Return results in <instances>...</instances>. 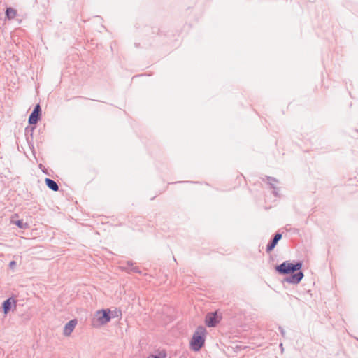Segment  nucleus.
<instances>
[{"mask_svg": "<svg viewBox=\"0 0 358 358\" xmlns=\"http://www.w3.org/2000/svg\"><path fill=\"white\" fill-rule=\"evenodd\" d=\"M41 108L39 104H37L31 113L29 117V124H36L41 119Z\"/></svg>", "mask_w": 358, "mask_h": 358, "instance_id": "nucleus-5", "label": "nucleus"}, {"mask_svg": "<svg viewBox=\"0 0 358 358\" xmlns=\"http://www.w3.org/2000/svg\"><path fill=\"white\" fill-rule=\"evenodd\" d=\"M110 312V311L109 309H102L97 310L92 320V325L94 327H99L100 326L106 324L110 322L111 319Z\"/></svg>", "mask_w": 358, "mask_h": 358, "instance_id": "nucleus-3", "label": "nucleus"}, {"mask_svg": "<svg viewBox=\"0 0 358 358\" xmlns=\"http://www.w3.org/2000/svg\"><path fill=\"white\" fill-rule=\"evenodd\" d=\"M205 334L206 329L203 327L199 326L197 327L190 342L192 350L194 351H199L201 349L205 343Z\"/></svg>", "mask_w": 358, "mask_h": 358, "instance_id": "nucleus-2", "label": "nucleus"}, {"mask_svg": "<svg viewBox=\"0 0 358 358\" xmlns=\"http://www.w3.org/2000/svg\"><path fill=\"white\" fill-rule=\"evenodd\" d=\"M6 15L8 20H12L15 17L17 11L12 8H8L6 10Z\"/></svg>", "mask_w": 358, "mask_h": 358, "instance_id": "nucleus-10", "label": "nucleus"}, {"mask_svg": "<svg viewBox=\"0 0 358 358\" xmlns=\"http://www.w3.org/2000/svg\"><path fill=\"white\" fill-rule=\"evenodd\" d=\"M134 266V264L133 262L128 261L127 262V266H122V268L123 270L130 272L131 268L133 267Z\"/></svg>", "mask_w": 358, "mask_h": 358, "instance_id": "nucleus-13", "label": "nucleus"}, {"mask_svg": "<svg viewBox=\"0 0 358 358\" xmlns=\"http://www.w3.org/2000/svg\"><path fill=\"white\" fill-rule=\"evenodd\" d=\"M242 178H243V175H239V176H237V177H236V180H238V182H241V179H242Z\"/></svg>", "mask_w": 358, "mask_h": 358, "instance_id": "nucleus-17", "label": "nucleus"}, {"mask_svg": "<svg viewBox=\"0 0 358 358\" xmlns=\"http://www.w3.org/2000/svg\"><path fill=\"white\" fill-rule=\"evenodd\" d=\"M147 358H161V357H160V355H150Z\"/></svg>", "mask_w": 358, "mask_h": 358, "instance_id": "nucleus-16", "label": "nucleus"}, {"mask_svg": "<svg viewBox=\"0 0 358 358\" xmlns=\"http://www.w3.org/2000/svg\"><path fill=\"white\" fill-rule=\"evenodd\" d=\"M282 238L280 233H276L266 246V252H270L276 246L278 242Z\"/></svg>", "mask_w": 358, "mask_h": 358, "instance_id": "nucleus-6", "label": "nucleus"}, {"mask_svg": "<svg viewBox=\"0 0 358 358\" xmlns=\"http://www.w3.org/2000/svg\"><path fill=\"white\" fill-rule=\"evenodd\" d=\"M45 185H47V187L49 189H50L51 190L55 191V192H57L59 190V185L55 180H53L50 178H46L45 179Z\"/></svg>", "mask_w": 358, "mask_h": 358, "instance_id": "nucleus-8", "label": "nucleus"}, {"mask_svg": "<svg viewBox=\"0 0 358 358\" xmlns=\"http://www.w3.org/2000/svg\"><path fill=\"white\" fill-rule=\"evenodd\" d=\"M221 318L217 312L208 313L206 316L205 322L208 327H214L220 322Z\"/></svg>", "mask_w": 358, "mask_h": 358, "instance_id": "nucleus-4", "label": "nucleus"}, {"mask_svg": "<svg viewBox=\"0 0 358 358\" xmlns=\"http://www.w3.org/2000/svg\"><path fill=\"white\" fill-rule=\"evenodd\" d=\"M268 184L271 186V187L273 189H275V183H277L278 181L275 178L271 177V176H266Z\"/></svg>", "mask_w": 358, "mask_h": 358, "instance_id": "nucleus-11", "label": "nucleus"}, {"mask_svg": "<svg viewBox=\"0 0 358 358\" xmlns=\"http://www.w3.org/2000/svg\"><path fill=\"white\" fill-rule=\"evenodd\" d=\"M34 129H35V127H27L25 129V133H26V134L30 133L31 136H32V133Z\"/></svg>", "mask_w": 358, "mask_h": 358, "instance_id": "nucleus-14", "label": "nucleus"}, {"mask_svg": "<svg viewBox=\"0 0 358 358\" xmlns=\"http://www.w3.org/2000/svg\"><path fill=\"white\" fill-rule=\"evenodd\" d=\"M77 324V320L76 319L71 320L69 322H68L64 328L63 334L64 336H70L73 329H75V327Z\"/></svg>", "mask_w": 358, "mask_h": 358, "instance_id": "nucleus-7", "label": "nucleus"}, {"mask_svg": "<svg viewBox=\"0 0 358 358\" xmlns=\"http://www.w3.org/2000/svg\"><path fill=\"white\" fill-rule=\"evenodd\" d=\"M14 223L20 229H27L28 227L27 223L24 222L22 220H17Z\"/></svg>", "mask_w": 358, "mask_h": 358, "instance_id": "nucleus-12", "label": "nucleus"}, {"mask_svg": "<svg viewBox=\"0 0 358 358\" xmlns=\"http://www.w3.org/2000/svg\"><path fill=\"white\" fill-rule=\"evenodd\" d=\"M279 329H280V330L281 334H282V336H284V335H285V331H284V329H282L281 327H280Z\"/></svg>", "mask_w": 358, "mask_h": 358, "instance_id": "nucleus-19", "label": "nucleus"}, {"mask_svg": "<svg viewBox=\"0 0 358 358\" xmlns=\"http://www.w3.org/2000/svg\"><path fill=\"white\" fill-rule=\"evenodd\" d=\"M11 298H9L4 301L3 303L2 308L3 313L5 314H7L10 310L12 303L13 302L14 303H15V301L13 300V301H11Z\"/></svg>", "mask_w": 358, "mask_h": 358, "instance_id": "nucleus-9", "label": "nucleus"}, {"mask_svg": "<svg viewBox=\"0 0 358 358\" xmlns=\"http://www.w3.org/2000/svg\"><path fill=\"white\" fill-rule=\"evenodd\" d=\"M165 357H166V355H165V353H164V355H163L162 358H165Z\"/></svg>", "mask_w": 358, "mask_h": 358, "instance_id": "nucleus-20", "label": "nucleus"}, {"mask_svg": "<svg viewBox=\"0 0 358 358\" xmlns=\"http://www.w3.org/2000/svg\"><path fill=\"white\" fill-rule=\"evenodd\" d=\"M15 264H16V262H15V261H11V262H10V264H9V266H10V268H13L14 266H15Z\"/></svg>", "mask_w": 358, "mask_h": 358, "instance_id": "nucleus-18", "label": "nucleus"}, {"mask_svg": "<svg viewBox=\"0 0 358 358\" xmlns=\"http://www.w3.org/2000/svg\"><path fill=\"white\" fill-rule=\"evenodd\" d=\"M302 266L303 263L300 261L295 264L291 263L289 261H285L282 264L277 265L275 269L280 275L290 274L284 280L289 284L296 285L301 281L304 276L303 273L300 271Z\"/></svg>", "mask_w": 358, "mask_h": 358, "instance_id": "nucleus-1", "label": "nucleus"}, {"mask_svg": "<svg viewBox=\"0 0 358 358\" xmlns=\"http://www.w3.org/2000/svg\"><path fill=\"white\" fill-rule=\"evenodd\" d=\"M130 272H133V273H141L139 267H138L136 266H134L133 267H131V270H130Z\"/></svg>", "mask_w": 358, "mask_h": 358, "instance_id": "nucleus-15", "label": "nucleus"}]
</instances>
